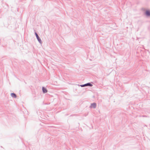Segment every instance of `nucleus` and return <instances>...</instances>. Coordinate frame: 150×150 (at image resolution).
Here are the masks:
<instances>
[{
	"mask_svg": "<svg viewBox=\"0 0 150 150\" xmlns=\"http://www.w3.org/2000/svg\"><path fill=\"white\" fill-rule=\"evenodd\" d=\"M80 86L82 87H84L85 86L92 87L93 84L90 82L88 83L80 85Z\"/></svg>",
	"mask_w": 150,
	"mask_h": 150,
	"instance_id": "nucleus-1",
	"label": "nucleus"
},
{
	"mask_svg": "<svg viewBox=\"0 0 150 150\" xmlns=\"http://www.w3.org/2000/svg\"><path fill=\"white\" fill-rule=\"evenodd\" d=\"M34 31H35V34L36 36V37L38 41L41 44L42 43V41L40 38L39 37L37 33L35 32V30H34Z\"/></svg>",
	"mask_w": 150,
	"mask_h": 150,
	"instance_id": "nucleus-2",
	"label": "nucleus"
},
{
	"mask_svg": "<svg viewBox=\"0 0 150 150\" xmlns=\"http://www.w3.org/2000/svg\"><path fill=\"white\" fill-rule=\"evenodd\" d=\"M96 107V104L95 103H93L91 104V105L89 108H95Z\"/></svg>",
	"mask_w": 150,
	"mask_h": 150,
	"instance_id": "nucleus-3",
	"label": "nucleus"
},
{
	"mask_svg": "<svg viewBox=\"0 0 150 150\" xmlns=\"http://www.w3.org/2000/svg\"><path fill=\"white\" fill-rule=\"evenodd\" d=\"M145 14L147 16H150V11L149 10H146L145 12Z\"/></svg>",
	"mask_w": 150,
	"mask_h": 150,
	"instance_id": "nucleus-4",
	"label": "nucleus"
},
{
	"mask_svg": "<svg viewBox=\"0 0 150 150\" xmlns=\"http://www.w3.org/2000/svg\"><path fill=\"white\" fill-rule=\"evenodd\" d=\"M42 92L43 93H46L48 91L47 89L45 87H42Z\"/></svg>",
	"mask_w": 150,
	"mask_h": 150,
	"instance_id": "nucleus-5",
	"label": "nucleus"
},
{
	"mask_svg": "<svg viewBox=\"0 0 150 150\" xmlns=\"http://www.w3.org/2000/svg\"><path fill=\"white\" fill-rule=\"evenodd\" d=\"M11 96L14 98H16L17 97V96L16 94L14 93H11Z\"/></svg>",
	"mask_w": 150,
	"mask_h": 150,
	"instance_id": "nucleus-6",
	"label": "nucleus"
},
{
	"mask_svg": "<svg viewBox=\"0 0 150 150\" xmlns=\"http://www.w3.org/2000/svg\"><path fill=\"white\" fill-rule=\"evenodd\" d=\"M145 116H143V117H145Z\"/></svg>",
	"mask_w": 150,
	"mask_h": 150,
	"instance_id": "nucleus-7",
	"label": "nucleus"
}]
</instances>
